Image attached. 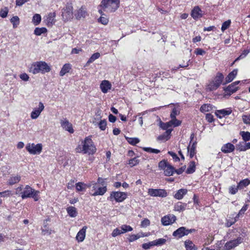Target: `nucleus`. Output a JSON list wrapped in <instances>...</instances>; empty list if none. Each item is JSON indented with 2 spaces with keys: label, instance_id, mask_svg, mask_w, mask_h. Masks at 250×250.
Returning <instances> with one entry per match:
<instances>
[{
  "label": "nucleus",
  "instance_id": "c9c22d12",
  "mask_svg": "<svg viewBox=\"0 0 250 250\" xmlns=\"http://www.w3.org/2000/svg\"><path fill=\"white\" fill-rule=\"evenodd\" d=\"M242 139L245 142H247L250 140V132L249 131H242L240 132Z\"/></svg>",
  "mask_w": 250,
  "mask_h": 250
},
{
  "label": "nucleus",
  "instance_id": "de8ad7c7",
  "mask_svg": "<svg viewBox=\"0 0 250 250\" xmlns=\"http://www.w3.org/2000/svg\"><path fill=\"white\" fill-rule=\"evenodd\" d=\"M245 145H246V144L244 142H240L236 146L237 149L240 151H245L247 150V148Z\"/></svg>",
  "mask_w": 250,
  "mask_h": 250
},
{
  "label": "nucleus",
  "instance_id": "a19ab883",
  "mask_svg": "<svg viewBox=\"0 0 250 250\" xmlns=\"http://www.w3.org/2000/svg\"><path fill=\"white\" fill-rule=\"evenodd\" d=\"M41 21V16L40 14H36L33 17L32 21L35 25L39 24Z\"/></svg>",
  "mask_w": 250,
  "mask_h": 250
},
{
  "label": "nucleus",
  "instance_id": "f03ea898",
  "mask_svg": "<svg viewBox=\"0 0 250 250\" xmlns=\"http://www.w3.org/2000/svg\"><path fill=\"white\" fill-rule=\"evenodd\" d=\"M119 3V0H102L100 5L102 9H99V12L101 15H104L103 11L109 13L114 12L118 8Z\"/></svg>",
  "mask_w": 250,
  "mask_h": 250
},
{
  "label": "nucleus",
  "instance_id": "9b49d317",
  "mask_svg": "<svg viewBox=\"0 0 250 250\" xmlns=\"http://www.w3.org/2000/svg\"><path fill=\"white\" fill-rule=\"evenodd\" d=\"M147 193L148 195L152 197L164 198L167 196V193L164 189L149 188Z\"/></svg>",
  "mask_w": 250,
  "mask_h": 250
},
{
  "label": "nucleus",
  "instance_id": "4468645a",
  "mask_svg": "<svg viewBox=\"0 0 250 250\" xmlns=\"http://www.w3.org/2000/svg\"><path fill=\"white\" fill-rule=\"evenodd\" d=\"M44 108L43 104L42 102H40L39 107L35 108L31 113V118L32 119H36L40 116L41 112L43 110Z\"/></svg>",
  "mask_w": 250,
  "mask_h": 250
},
{
  "label": "nucleus",
  "instance_id": "f704fd0d",
  "mask_svg": "<svg viewBox=\"0 0 250 250\" xmlns=\"http://www.w3.org/2000/svg\"><path fill=\"white\" fill-rule=\"evenodd\" d=\"M185 245L187 250H197L195 245L190 240L186 241Z\"/></svg>",
  "mask_w": 250,
  "mask_h": 250
},
{
  "label": "nucleus",
  "instance_id": "473e14b6",
  "mask_svg": "<svg viewBox=\"0 0 250 250\" xmlns=\"http://www.w3.org/2000/svg\"><path fill=\"white\" fill-rule=\"evenodd\" d=\"M239 87H234L231 83L227 86L224 90L226 92H229L228 94L230 95L231 94L235 92L238 90Z\"/></svg>",
  "mask_w": 250,
  "mask_h": 250
},
{
  "label": "nucleus",
  "instance_id": "4d7b16f0",
  "mask_svg": "<svg viewBox=\"0 0 250 250\" xmlns=\"http://www.w3.org/2000/svg\"><path fill=\"white\" fill-rule=\"evenodd\" d=\"M139 162V161L136 157H134L129 161L128 164L130 166V167H132L133 166L137 165Z\"/></svg>",
  "mask_w": 250,
  "mask_h": 250
},
{
  "label": "nucleus",
  "instance_id": "052dcab7",
  "mask_svg": "<svg viewBox=\"0 0 250 250\" xmlns=\"http://www.w3.org/2000/svg\"><path fill=\"white\" fill-rule=\"evenodd\" d=\"M239 189L238 186H232L229 188V192L231 194H235Z\"/></svg>",
  "mask_w": 250,
  "mask_h": 250
},
{
  "label": "nucleus",
  "instance_id": "c85d7f7f",
  "mask_svg": "<svg viewBox=\"0 0 250 250\" xmlns=\"http://www.w3.org/2000/svg\"><path fill=\"white\" fill-rule=\"evenodd\" d=\"M91 185H88L84 184L82 182H78L76 184V188L77 191H82L84 190L87 188H90Z\"/></svg>",
  "mask_w": 250,
  "mask_h": 250
},
{
  "label": "nucleus",
  "instance_id": "5fc2aeb1",
  "mask_svg": "<svg viewBox=\"0 0 250 250\" xmlns=\"http://www.w3.org/2000/svg\"><path fill=\"white\" fill-rule=\"evenodd\" d=\"M230 20H229L223 23L221 27V30L224 32L225 30L229 28L230 24Z\"/></svg>",
  "mask_w": 250,
  "mask_h": 250
},
{
  "label": "nucleus",
  "instance_id": "412c9836",
  "mask_svg": "<svg viewBox=\"0 0 250 250\" xmlns=\"http://www.w3.org/2000/svg\"><path fill=\"white\" fill-rule=\"evenodd\" d=\"M238 69H235L230 72L225 78V83L224 84L230 83L233 80L237 74Z\"/></svg>",
  "mask_w": 250,
  "mask_h": 250
},
{
  "label": "nucleus",
  "instance_id": "864d4df0",
  "mask_svg": "<svg viewBox=\"0 0 250 250\" xmlns=\"http://www.w3.org/2000/svg\"><path fill=\"white\" fill-rule=\"evenodd\" d=\"M153 246H155L153 241L149 242L147 243H144L142 245V248L144 250H148Z\"/></svg>",
  "mask_w": 250,
  "mask_h": 250
},
{
  "label": "nucleus",
  "instance_id": "4be33fe9",
  "mask_svg": "<svg viewBox=\"0 0 250 250\" xmlns=\"http://www.w3.org/2000/svg\"><path fill=\"white\" fill-rule=\"evenodd\" d=\"M197 142L195 141L192 143L190 146H188V152L189 153V156L190 158H192L194 155L196 154V147Z\"/></svg>",
  "mask_w": 250,
  "mask_h": 250
},
{
  "label": "nucleus",
  "instance_id": "20e7f679",
  "mask_svg": "<svg viewBox=\"0 0 250 250\" xmlns=\"http://www.w3.org/2000/svg\"><path fill=\"white\" fill-rule=\"evenodd\" d=\"M39 191L36 190L31 188L29 186L26 185L22 191L21 198L23 199L27 198H32L35 201H37L39 199Z\"/></svg>",
  "mask_w": 250,
  "mask_h": 250
},
{
  "label": "nucleus",
  "instance_id": "f257e3e1",
  "mask_svg": "<svg viewBox=\"0 0 250 250\" xmlns=\"http://www.w3.org/2000/svg\"><path fill=\"white\" fill-rule=\"evenodd\" d=\"M77 153L93 154L96 151V148L90 137H86L82 142V145H79L75 149Z\"/></svg>",
  "mask_w": 250,
  "mask_h": 250
},
{
  "label": "nucleus",
  "instance_id": "5701e85b",
  "mask_svg": "<svg viewBox=\"0 0 250 250\" xmlns=\"http://www.w3.org/2000/svg\"><path fill=\"white\" fill-rule=\"evenodd\" d=\"M66 211L68 215L72 218L75 217L78 215L77 208L73 206H69L66 208Z\"/></svg>",
  "mask_w": 250,
  "mask_h": 250
},
{
  "label": "nucleus",
  "instance_id": "4c0bfd02",
  "mask_svg": "<svg viewBox=\"0 0 250 250\" xmlns=\"http://www.w3.org/2000/svg\"><path fill=\"white\" fill-rule=\"evenodd\" d=\"M195 170V163L194 161L189 163V166L187 169L186 173L191 174L193 173Z\"/></svg>",
  "mask_w": 250,
  "mask_h": 250
},
{
  "label": "nucleus",
  "instance_id": "09e8293b",
  "mask_svg": "<svg viewBox=\"0 0 250 250\" xmlns=\"http://www.w3.org/2000/svg\"><path fill=\"white\" fill-rule=\"evenodd\" d=\"M243 122L246 125H250V114L243 115L242 116Z\"/></svg>",
  "mask_w": 250,
  "mask_h": 250
},
{
  "label": "nucleus",
  "instance_id": "ea45409f",
  "mask_svg": "<svg viewBox=\"0 0 250 250\" xmlns=\"http://www.w3.org/2000/svg\"><path fill=\"white\" fill-rule=\"evenodd\" d=\"M47 32V29L45 27L38 28L37 27L34 30V34L37 36H40L42 34Z\"/></svg>",
  "mask_w": 250,
  "mask_h": 250
},
{
  "label": "nucleus",
  "instance_id": "ddd939ff",
  "mask_svg": "<svg viewBox=\"0 0 250 250\" xmlns=\"http://www.w3.org/2000/svg\"><path fill=\"white\" fill-rule=\"evenodd\" d=\"M61 126L65 130L68 131L70 133L74 132L72 125L70 123L66 118H63L60 121Z\"/></svg>",
  "mask_w": 250,
  "mask_h": 250
},
{
  "label": "nucleus",
  "instance_id": "9d476101",
  "mask_svg": "<svg viewBox=\"0 0 250 250\" xmlns=\"http://www.w3.org/2000/svg\"><path fill=\"white\" fill-rule=\"evenodd\" d=\"M195 231L196 230L194 229H186L184 227H182L174 231L172 235L174 237L181 238L185 235H187L189 233L195 232Z\"/></svg>",
  "mask_w": 250,
  "mask_h": 250
},
{
  "label": "nucleus",
  "instance_id": "bb28decb",
  "mask_svg": "<svg viewBox=\"0 0 250 250\" xmlns=\"http://www.w3.org/2000/svg\"><path fill=\"white\" fill-rule=\"evenodd\" d=\"M71 69V65L69 63L64 64L60 72V75L61 76H64L67 73H68L70 70Z\"/></svg>",
  "mask_w": 250,
  "mask_h": 250
},
{
  "label": "nucleus",
  "instance_id": "cd10ccee",
  "mask_svg": "<svg viewBox=\"0 0 250 250\" xmlns=\"http://www.w3.org/2000/svg\"><path fill=\"white\" fill-rule=\"evenodd\" d=\"M106 191V187H99L98 189L93 193H91V195L93 196L97 195H103Z\"/></svg>",
  "mask_w": 250,
  "mask_h": 250
},
{
  "label": "nucleus",
  "instance_id": "6ab92c4d",
  "mask_svg": "<svg viewBox=\"0 0 250 250\" xmlns=\"http://www.w3.org/2000/svg\"><path fill=\"white\" fill-rule=\"evenodd\" d=\"M235 149L234 146L229 143L224 145L221 147V151L224 153H229L233 152Z\"/></svg>",
  "mask_w": 250,
  "mask_h": 250
},
{
  "label": "nucleus",
  "instance_id": "393cba45",
  "mask_svg": "<svg viewBox=\"0 0 250 250\" xmlns=\"http://www.w3.org/2000/svg\"><path fill=\"white\" fill-rule=\"evenodd\" d=\"M187 206L186 203L178 202L174 205V210L179 212L182 211L186 209Z\"/></svg>",
  "mask_w": 250,
  "mask_h": 250
},
{
  "label": "nucleus",
  "instance_id": "e433bc0d",
  "mask_svg": "<svg viewBox=\"0 0 250 250\" xmlns=\"http://www.w3.org/2000/svg\"><path fill=\"white\" fill-rule=\"evenodd\" d=\"M100 57V54L99 52L94 53L87 62L86 65H88L91 63L93 62L96 60L98 59Z\"/></svg>",
  "mask_w": 250,
  "mask_h": 250
},
{
  "label": "nucleus",
  "instance_id": "2eb2a0df",
  "mask_svg": "<svg viewBox=\"0 0 250 250\" xmlns=\"http://www.w3.org/2000/svg\"><path fill=\"white\" fill-rule=\"evenodd\" d=\"M87 228L86 226H83L77 233L76 239L78 242H82L84 240Z\"/></svg>",
  "mask_w": 250,
  "mask_h": 250
},
{
  "label": "nucleus",
  "instance_id": "f3484780",
  "mask_svg": "<svg viewBox=\"0 0 250 250\" xmlns=\"http://www.w3.org/2000/svg\"><path fill=\"white\" fill-rule=\"evenodd\" d=\"M231 112L232 110L230 108L216 110L215 115L217 117L221 119L227 115H229Z\"/></svg>",
  "mask_w": 250,
  "mask_h": 250
},
{
  "label": "nucleus",
  "instance_id": "2f4dec72",
  "mask_svg": "<svg viewBox=\"0 0 250 250\" xmlns=\"http://www.w3.org/2000/svg\"><path fill=\"white\" fill-rule=\"evenodd\" d=\"M250 184V180L248 179H245L240 181L238 184V187L239 189H242Z\"/></svg>",
  "mask_w": 250,
  "mask_h": 250
},
{
  "label": "nucleus",
  "instance_id": "a878e982",
  "mask_svg": "<svg viewBox=\"0 0 250 250\" xmlns=\"http://www.w3.org/2000/svg\"><path fill=\"white\" fill-rule=\"evenodd\" d=\"M21 177L20 175H12L8 180V183L9 185H13L18 183L21 180Z\"/></svg>",
  "mask_w": 250,
  "mask_h": 250
},
{
  "label": "nucleus",
  "instance_id": "dca6fc26",
  "mask_svg": "<svg viewBox=\"0 0 250 250\" xmlns=\"http://www.w3.org/2000/svg\"><path fill=\"white\" fill-rule=\"evenodd\" d=\"M191 16L194 20H196L202 17V11L199 6H195L191 11Z\"/></svg>",
  "mask_w": 250,
  "mask_h": 250
},
{
  "label": "nucleus",
  "instance_id": "72a5a7b5",
  "mask_svg": "<svg viewBox=\"0 0 250 250\" xmlns=\"http://www.w3.org/2000/svg\"><path fill=\"white\" fill-rule=\"evenodd\" d=\"M213 107L212 105L210 104H204L201 106L200 110L202 113L209 112L212 110Z\"/></svg>",
  "mask_w": 250,
  "mask_h": 250
},
{
  "label": "nucleus",
  "instance_id": "1a4fd4ad",
  "mask_svg": "<svg viewBox=\"0 0 250 250\" xmlns=\"http://www.w3.org/2000/svg\"><path fill=\"white\" fill-rule=\"evenodd\" d=\"M243 241V238L241 237H238L236 239L231 240L225 244L224 249L225 250H231L241 244Z\"/></svg>",
  "mask_w": 250,
  "mask_h": 250
},
{
  "label": "nucleus",
  "instance_id": "a211bd4d",
  "mask_svg": "<svg viewBox=\"0 0 250 250\" xmlns=\"http://www.w3.org/2000/svg\"><path fill=\"white\" fill-rule=\"evenodd\" d=\"M55 17L56 14L55 12H51L48 14L45 20L46 24L48 26H51L55 24L56 22Z\"/></svg>",
  "mask_w": 250,
  "mask_h": 250
},
{
  "label": "nucleus",
  "instance_id": "a18cd8bd",
  "mask_svg": "<svg viewBox=\"0 0 250 250\" xmlns=\"http://www.w3.org/2000/svg\"><path fill=\"white\" fill-rule=\"evenodd\" d=\"M126 140L132 145H135L140 142L139 139L137 138H126Z\"/></svg>",
  "mask_w": 250,
  "mask_h": 250
},
{
  "label": "nucleus",
  "instance_id": "49530a36",
  "mask_svg": "<svg viewBox=\"0 0 250 250\" xmlns=\"http://www.w3.org/2000/svg\"><path fill=\"white\" fill-rule=\"evenodd\" d=\"M120 229L122 230V233H125L127 231H131L133 229L132 227H131L130 226H127L125 225H122L120 227Z\"/></svg>",
  "mask_w": 250,
  "mask_h": 250
},
{
  "label": "nucleus",
  "instance_id": "0e129e2a",
  "mask_svg": "<svg viewBox=\"0 0 250 250\" xmlns=\"http://www.w3.org/2000/svg\"><path fill=\"white\" fill-rule=\"evenodd\" d=\"M195 53L197 55H203L206 53V52L201 48H197L195 50Z\"/></svg>",
  "mask_w": 250,
  "mask_h": 250
},
{
  "label": "nucleus",
  "instance_id": "e2e57ef3",
  "mask_svg": "<svg viewBox=\"0 0 250 250\" xmlns=\"http://www.w3.org/2000/svg\"><path fill=\"white\" fill-rule=\"evenodd\" d=\"M168 154H169L172 157L173 159L175 162H178V161H180V158L178 157L177 154L176 153H175L174 152H172V151H168Z\"/></svg>",
  "mask_w": 250,
  "mask_h": 250
},
{
  "label": "nucleus",
  "instance_id": "39448f33",
  "mask_svg": "<svg viewBox=\"0 0 250 250\" xmlns=\"http://www.w3.org/2000/svg\"><path fill=\"white\" fill-rule=\"evenodd\" d=\"M224 78V76L221 73H218L214 80L208 84V89L210 91L217 89L222 83Z\"/></svg>",
  "mask_w": 250,
  "mask_h": 250
},
{
  "label": "nucleus",
  "instance_id": "37998d69",
  "mask_svg": "<svg viewBox=\"0 0 250 250\" xmlns=\"http://www.w3.org/2000/svg\"><path fill=\"white\" fill-rule=\"evenodd\" d=\"M169 163L167 160H163L161 161L158 164V167L160 169L165 170L167 167Z\"/></svg>",
  "mask_w": 250,
  "mask_h": 250
},
{
  "label": "nucleus",
  "instance_id": "aec40b11",
  "mask_svg": "<svg viewBox=\"0 0 250 250\" xmlns=\"http://www.w3.org/2000/svg\"><path fill=\"white\" fill-rule=\"evenodd\" d=\"M111 88V84L109 81L104 80L100 84V88L104 93H106L108 90Z\"/></svg>",
  "mask_w": 250,
  "mask_h": 250
},
{
  "label": "nucleus",
  "instance_id": "58836bf2",
  "mask_svg": "<svg viewBox=\"0 0 250 250\" xmlns=\"http://www.w3.org/2000/svg\"><path fill=\"white\" fill-rule=\"evenodd\" d=\"M42 234L44 235L46 234H51L52 230L48 227L47 225H43V227L42 228Z\"/></svg>",
  "mask_w": 250,
  "mask_h": 250
},
{
  "label": "nucleus",
  "instance_id": "7c9ffc66",
  "mask_svg": "<svg viewBox=\"0 0 250 250\" xmlns=\"http://www.w3.org/2000/svg\"><path fill=\"white\" fill-rule=\"evenodd\" d=\"M187 193V190L186 189H180L177 191V192L174 195V197L178 200L182 199L184 195L186 194Z\"/></svg>",
  "mask_w": 250,
  "mask_h": 250
},
{
  "label": "nucleus",
  "instance_id": "c03bdc74",
  "mask_svg": "<svg viewBox=\"0 0 250 250\" xmlns=\"http://www.w3.org/2000/svg\"><path fill=\"white\" fill-rule=\"evenodd\" d=\"M248 205H245L242 208L241 210L239 211V213L235 217V221H236V219H238L240 216H242L243 214H244L245 212L247 210L248 208Z\"/></svg>",
  "mask_w": 250,
  "mask_h": 250
},
{
  "label": "nucleus",
  "instance_id": "79ce46f5",
  "mask_svg": "<svg viewBox=\"0 0 250 250\" xmlns=\"http://www.w3.org/2000/svg\"><path fill=\"white\" fill-rule=\"evenodd\" d=\"M10 21L13 24V26L14 28H16L19 24L20 23V19L18 16H14L13 17L11 20Z\"/></svg>",
  "mask_w": 250,
  "mask_h": 250
},
{
  "label": "nucleus",
  "instance_id": "6e6552de",
  "mask_svg": "<svg viewBox=\"0 0 250 250\" xmlns=\"http://www.w3.org/2000/svg\"><path fill=\"white\" fill-rule=\"evenodd\" d=\"M42 146L41 144L35 145L34 143L28 144L26 146V150L30 154L35 155L39 154L42 150Z\"/></svg>",
  "mask_w": 250,
  "mask_h": 250
},
{
  "label": "nucleus",
  "instance_id": "6e6d98bb",
  "mask_svg": "<svg viewBox=\"0 0 250 250\" xmlns=\"http://www.w3.org/2000/svg\"><path fill=\"white\" fill-rule=\"evenodd\" d=\"M99 128L102 130H104L106 127V121L105 120H101L98 124Z\"/></svg>",
  "mask_w": 250,
  "mask_h": 250
},
{
  "label": "nucleus",
  "instance_id": "338daca9",
  "mask_svg": "<svg viewBox=\"0 0 250 250\" xmlns=\"http://www.w3.org/2000/svg\"><path fill=\"white\" fill-rule=\"evenodd\" d=\"M160 126L164 130H166V129H168V128L169 127L171 126H170L169 122H168L166 123H161L160 124Z\"/></svg>",
  "mask_w": 250,
  "mask_h": 250
},
{
  "label": "nucleus",
  "instance_id": "423d86ee",
  "mask_svg": "<svg viewBox=\"0 0 250 250\" xmlns=\"http://www.w3.org/2000/svg\"><path fill=\"white\" fill-rule=\"evenodd\" d=\"M73 8L71 4H67L62 10V16L64 21H68L73 17Z\"/></svg>",
  "mask_w": 250,
  "mask_h": 250
},
{
  "label": "nucleus",
  "instance_id": "0eeeda50",
  "mask_svg": "<svg viewBox=\"0 0 250 250\" xmlns=\"http://www.w3.org/2000/svg\"><path fill=\"white\" fill-rule=\"evenodd\" d=\"M127 197V193L124 192L113 191L108 198L110 201L115 200L117 202H122Z\"/></svg>",
  "mask_w": 250,
  "mask_h": 250
},
{
  "label": "nucleus",
  "instance_id": "69168bd1",
  "mask_svg": "<svg viewBox=\"0 0 250 250\" xmlns=\"http://www.w3.org/2000/svg\"><path fill=\"white\" fill-rule=\"evenodd\" d=\"M150 225V221L147 219H145L141 222V226L142 227H146Z\"/></svg>",
  "mask_w": 250,
  "mask_h": 250
},
{
  "label": "nucleus",
  "instance_id": "b1692460",
  "mask_svg": "<svg viewBox=\"0 0 250 250\" xmlns=\"http://www.w3.org/2000/svg\"><path fill=\"white\" fill-rule=\"evenodd\" d=\"M87 14L85 9V8L83 6L78 11L77 14L76 15L77 19L80 20L82 18H85L87 16Z\"/></svg>",
  "mask_w": 250,
  "mask_h": 250
},
{
  "label": "nucleus",
  "instance_id": "f8f14e48",
  "mask_svg": "<svg viewBox=\"0 0 250 250\" xmlns=\"http://www.w3.org/2000/svg\"><path fill=\"white\" fill-rule=\"evenodd\" d=\"M176 220V217L173 214H168L162 218L161 222L164 226L172 224Z\"/></svg>",
  "mask_w": 250,
  "mask_h": 250
},
{
  "label": "nucleus",
  "instance_id": "c756f323",
  "mask_svg": "<svg viewBox=\"0 0 250 250\" xmlns=\"http://www.w3.org/2000/svg\"><path fill=\"white\" fill-rule=\"evenodd\" d=\"M175 172V169L173 166L169 164L164 170V174L166 176H169L172 175Z\"/></svg>",
  "mask_w": 250,
  "mask_h": 250
},
{
  "label": "nucleus",
  "instance_id": "8fccbe9b",
  "mask_svg": "<svg viewBox=\"0 0 250 250\" xmlns=\"http://www.w3.org/2000/svg\"><path fill=\"white\" fill-rule=\"evenodd\" d=\"M143 149L146 152L151 153L157 154L160 152V151L159 149L152 148L151 147H144Z\"/></svg>",
  "mask_w": 250,
  "mask_h": 250
},
{
  "label": "nucleus",
  "instance_id": "13d9d810",
  "mask_svg": "<svg viewBox=\"0 0 250 250\" xmlns=\"http://www.w3.org/2000/svg\"><path fill=\"white\" fill-rule=\"evenodd\" d=\"M103 16L104 15H102L98 19V21L104 25H106L108 22V19L106 16L104 17Z\"/></svg>",
  "mask_w": 250,
  "mask_h": 250
},
{
  "label": "nucleus",
  "instance_id": "603ef678",
  "mask_svg": "<svg viewBox=\"0 0 250 250\" xmlns=\"http://www.w3.org/2000/svg\"><path fill=\"white\" fill-rule=\"evenodd\" d=\"M155 246H161L166 242V239L164 238H160L153 241Z\"/></svg>",
  "mask_w": 250,
  "mask_h": 250
},
{
  "label": "nucleus",
  "instance_id": "7ed1b4c3",
  "mask_svg": "<svg viewBox=\"0 0 250 250\" xmlns=\"http://www.w3.org/2000/svg\"><path fill=\"white\" fill-rule=\"evenodd\" d=\"M51 70V68L45 62H37L33 63L29 69V71L34 74L39 73L44 74Z\"/></svg>",
  "mask_w": 250,
  "mask_h": 250
},
{
  "label": "nucleus",
  "instance_id": "bf43d9fd",
  "mask_svg": "<svg viewBox=\"0 0 250 250\" xmlns=\"http://www.w3.org/2000/svg\"><path fill=\"white\" fill-rule=\"evenodd\" d=\"M8 12V9L7 7L1 9L0 11V16L3 18L6 17Z\"/></svg>",
  "mask_w": 250,
  "mask_h": 250
},
{
  "label": "nucleus",
  "instance_id": "774afa93",
  "mask_svg": "<svg viewBox=\"0 0 250 250\" xmlns=\"http://www.w3.org/2000/svg\"><path fill=\"white\" fill-rule=\"evenodd\" d=\"M206 119L209 123H212L214 121L213 116L210 113L206 114Z\"/></svg>",
  "mask_w": 250,
  "mask_h": 250
},
{
  "label": "nucleus",
  "instance_id": "680f3d73",
  "mask_svg": "<svg viewBox=\"0 0 250 250\" xmlns=\"http://www.w3.org/2000/svg\"><path fill=\"white\" fill-rule=\"evenodd\" d=\"M122 234V230L121 229L116 228L114 229L112 232V236L114 237Z\"/></svg>",
  "mask_w": 250,
  "mask_h": 250
},
{
  "label": "nucleus",
  "instance_id": "3c124183",
  "mask_svg": "<svg viewBox=\"0 0 250 250\" xmlns=\"http://www.w3.org/2000/svg\"><path fill=\"white\" fill-rule=\"evenodd\" d=\"M169 123L170 126L173 125L174 126H178L181 125V122L179 120H178L176 118H174L171 119V120L169 121Z\"/></svg>",
  "mask_w": 250,
  "mask_h": 250
}]
</instances>
